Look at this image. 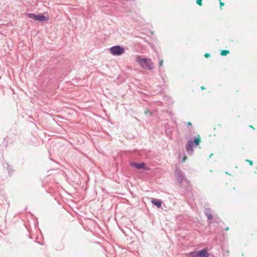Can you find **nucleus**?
<instances>
[{
  "label": "nucleus",
  "instance_id": "1",
  "mask_svg": "<svg viewBox=\"0 0 257 257\" xmlns=\"http://www.w3.org/2000/svg\"><path fill=\"white\" fill-rule=\"evenodd\" d=\"M136 61L144 69H147L150 70L153 69V64L150 59L143 58L140 56L137 55Z\"/></svg>",
  "mask_w": 257,
  "mask_h": 257
},
{
  "label": "nucleus",
  "instance_id": "2",
  "mask_svg": "<svg viewBox=\"0 0 257 257\" xmlns=\"http://www.w3.org/2000/svg\"><path fill=\"white\" fill-rule=\"evenodd\" d=\"M175 175L180 186L182 185V182L184 180H187V179L185 178L184 173L179 168L176 167L175 169Z\"/></svg>",
  "mask_w": 257,
  "mask_h": 257
},
{
  "label": "nucleus",
  "instance_id": "3",
  "mask_svg": "<svg viewBox=\"0 0 257 257\" xmlns=\"http://www.w3.org/2000/svg\"><path fill=\"white\" fill-rule=\"evenodd\" d=\"M110 52L113 55L120 56L124 53V49L119 45H116L110 48Z\"/></svg>",
  "mask_w": 257,
  "mask_h": 257
},
{
  "label": "nucleus",
  "instance_id": "4",
  "mask_svg": "<svg viewBox=\"0 0 257 257\" xmlns=\"http://www.w3.org/2000/svg\"><path fill=\"white\" fill-rule=\"evenodd\" d=\"M204 213L205 215L207 216V219L209 221V223H213L216 222V223H220V220L219 219L218 220L215 221H211V220L213 219V216L212 215V211L209 208H205L204 209Z\"/></svg>",
  "mask_w": 257,
  "mask_h": 257
},
{
  "label": "nucleus",
  "instance_id": "5",
  "mask_svg": "<svg viewBox=\"0 0 257 257\" xmlns=\"http://www.w3.org/2000/svg\"><path fill=\"white\" fill-rule=\"evenodd\" d=\"M131 167H134L137 169H143L146 171H149L150 168L146 166V164L144 162L141 163H131Z\"/></svg>",
  "mask_w": 257,
  "mask_h": 257
},
{
  "label": "nucleus",
  "instance_id": "6",
  "mask_svg": "<svg viewBox=\"0 0 257 257\" xmlns=\"http://www.w3.org/2000/svg\"><path fill=\"white\" fill-rule=\"evenodd\" d=\"M193 146V145L192 144V142L191 141H188L186 146V151L188 154H193L194 152Z\"/></svg>",
  "mask_w": 257,
  "mask_h": 257
},
{
  "label": "nucleus",
  "instance_id": "7",
  "mask_svg": "<svg viewBox=\"0 0 257 257\" xmlns=\"http://www.w3.org/2000/svg\"><path fill=\"white\" fill-rule=\"evenodd\" d=\"M199 257H209L206 248H204L202 250L198 251Z\"/></svg>",
  "mask_w": 257,
  "mask_h": 257
},
{
  "label": "nucleus",
  "instance_id": "8",
  "mask_svg": "<svg viewBox=\"0 0 257 257\" xmlns=\"http://www.w3.org/2000/svg\"><path fill=\"white\" fill-rule=\"evenodd\" d=\"M192 142V144L195 146H198L201 142V138L199 135H198L196 138H194L193 140H190Z\"/></svg>",
  "mask_w": 257,
  "mask_h": 257
},
{
  "label": "nucleus",
  "instance_id": "9",
  "mask_svg": "<svg viewBox=\"0 0 257 257\" xmlns=\"http://www.w3.org/2000/svg\"><path fill=\"white\" fill-rule=\"evenodd\" d=\"M151 202L158 208H160L162 206V201L160 200L154 199Z\"/></svg>",
  "mask_w": 257,
  "mask_h": 257
},
{
  "label": "nucleus",
  "instance_id": "10",
  "mask_svg": "<svg viewBox=\"0 0 257 257\" xmlns=\"http://www.w3.org/2000/svg\"><path fill=\"white\" fill-rule=\"evenodd\" d=\"M35 21H39L40 22H44L47 21V19L43 15H36Z\"/></svg>",
  "mask_w": 257,
  "mask_h": 257
},
{
  "label": "nucleus",
  "instance_id": "11",
  "mask_svg": "<svg viewBox=\"0 0 257 257\" xmlns=\"http://www.w3.org/2000/svg\"><path fill=\"white\" fill-rule=\"evenodd\" d=\"M25 15L26 17H28L29 18L32 19L34 20H35V17L36 16V15H35L34 14H33V13H26Z\"/></svg>",
  "mask_w": 257,
  "mask_h": 257
},
{
  "label": "nucleus",
  "instance_id": "12",
  "mask_svg": "<svg viewBox=\"0 0 257 257\" xmlns=\"http://www.w3.org/2000/svg\"><path fill=\"white\" fill-rule=\"evenodd\" d=\"M189 255L191 257H199L198 251H194L190 252Z\"/></svg>",
  "mask_w": 257,
  "mask_h": 257
},
{
  "label": "nucleus",
  "instance_id": "13",
  "mask_svg": "<svg viewBox=\"0 0 257 257\" xmlns=\"http://www.w3.org/2000/svg\"><path fill=\"white\" fill-rule=\"evenodd\" d=\"M7 170L9 172V173L10 174L12 175V174L14 172L13 169L10 166H9L8 164H7Z\"/></svg>",
  "mask_w": 257,
  "mask_h": 257
},
{
  "label": "nucleus",
  "instance_id": "14",
  "mask_svg": "<svg viewBox=\"0 0 257 257\" xmlns=\"http://www.w3.org/2000/svg\"><path fill=\"white\" fill-rule=\"evenodd\" d=\"M229 53V51L228 50H223L220 53V54L222 56H226Z\"/></svg>",
  "mask_w": 257,
  "mask_h": 257
},
{
  "label": "nucleus",
  "instance_id": "15",
  "mask_svg": "<svg viewBox=\"0 0 257 257\" xmlns=\"http://www.w3.org/2000/svg\"><path fill=\"white\" fill-rule=\"evenodd\" d=\"M202 0H197L196 3H197V4L199 6H202Z\"/></svg>",
  "mask_w": 257,
  "mask_h": 257
},
{
  "label": "nucleus",
  "instance_id": "16",
  "mask_svg": "<svg viewBox=\"0 0 257 257\" xmlns=\"http://www.w3.org/2000/svg\"><path fill=\"white\" fill-rule=\"evenodd\" d=\"M246 162H248L250 166H252L253 165V162L252 161H250L249 160L246 159L245 160Z\"/></svg>",
  "mask_w": 257,
  "mask_h": 257
},
{
  "label": "nucleus",
  "instance_id": "17",
  "mask_svg": "<svg viewBox=\"0 0 257 257\" xmlns=\"http://www.w3.org/2000/svg\"><path fill=\"white\" fill-rule=\"evenodd\" d=\"M122 226H118L119 227V228L120 229H121L122 230V231L124 233H125V232H124L123 229L121 227ZM123 227H124L125 228H127V226L126 225H124V226H123Z\"/></svg>",
  "mask_w": 257,
  "mask_h": 257
},
{
  "label": "nucleus",
  "instance_id": "18",
  "mask_svg": "<svg viewBox=\"0 0 257 257\" xmlns=\"http://www.w3.org/2000/svg\"><path fill=\"white\" fill-rule=\"evenodd\" d=\"M163 61L162 60H160L159 62V64H158L159 66L161 67L163 65Z\"/></svg>",
  "mask_w": 257,
  "mask_h": 257
},
{
  "label": "nucleus",
  "instance_id": "19",
  "mask_svg": "<svg viewBox=\"0 0 257 257\" xmlns=\"http://www.w3.org/2000/svg\"><path fill=\"white\" fill-rule=\"evenodd\" d=\"M204 56L206 58H208V57H210V54H209V53H205V55H204Z\"/></svg>",
  "mask_w": 257,
  "mask_h": 257
},
{
  "label": "nucleus",
  "instance_id": "20",
  "mask_svg": "<svg viewBox=\"0 0 257 257\" xmlns=\"http://www.w3.org/2000/svg\"><path fill=\"white\" fill-rule=\"evenodd\" d=\"M224 5V3H223V2H220V8H221V7H222V6H223Z\"/></svg>",
  "mask_w": 257,
  "mask_h": 257
},
{
  "label": "nucleus",
  "instance_id": "21",
  "mask_svg": "<svg viewBox=\"0 0 257 257\" xmlns=\"http://www.w3.org/2000/svg\"><path fill=\"white\" fill-rule=\"evenodd\" d=\"M26 228L27 229V230L29 231V229H30V226H27V225H26Z\"/></svg>",
  "mask_w": 257,
  "mask_h": 257
},
{
  "label": "nucleus",
  "instance_id": "22",
  "mask_svg": "<svg viewBox=\"0 0 257 257\" xmlns=\"http://www.w3.org/2000/svg\"><path fill=\"white\" fill-rule=\"evenodd\" d=\"M187 158L186 156H184L183 158V159H182V162H184L186 160V159Z\"/></svg>",
  "mask_w": 257,
  "mask_h": 257
},
{
  "label": "nucleus",
  "instance_id": "23",
  "mask_svg": "<svg viewBox=\"0 0 257 257\" xmlns=\"http://www.w3.org/2000/svg\"><path fill=\"white\" fill-rule=\"evenodd\" d=\"M187 126H191L192 123L190 122H188L187 123Z\"/></svg>",
  "mask_w": 257,
  "mask_h": 257
},
{
  "label": "nucleus",
  "instance_id": "24",
  "mask_svg": "<svg viewBox=\"0 0 257 257\" xmlns=\"http://www.w3.org/2000/svg\"><path fill=\"white\" fill-rule=\"evenodd\" d=\"M201 90H204V89H205V87L204 86H201Z\"/></svg>",
  "mask_w": 257,
  "mask_h": 257
},
{
  "label": "nucleus",
  "instance_id": "25",
  "mask_svg": "<svg viewBox=\"0 0 257 257\" xmlns=\"http://www.w3.org/2000/svg\"><path fill=\"white\" fill-rule=\"evenodd\" d=\"M88 228V226H86V227L84 228L85 230H87V228Z\"/></svg>",
  "mask_w": 257,
  "mask_h": 257
},
{
  "label": "nucleus",
  "instance_id": "26",
  "mask_svg": "<svg viewBox=\"0 0 257 257\" xmlns=\"http://www.w3.org/2000/svg\"><path fill=\"white\" fill-rule=\"evenodd\" d=\"M228 227H227L225 228V230H228Z\"/></svg>",
  "mask_w": 257,
  "mask_h": 257
},
{
  "label": "nucleus",
  "instance_id": "27",
  "mask_svg": "<svg viewBox=\"0 0 257 257\" xmlns=\"http://www.w3.org/2000/svg\"><path fill=\"white\" fill-rule=\"evenodd\" d=\"M250 127L251 128H253V129H254V128L253 127V126H250Z\"/></svg>",
  "mask_w": 257,
  "mask_h": 257
}]
</instances>
